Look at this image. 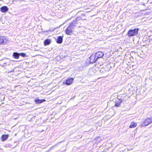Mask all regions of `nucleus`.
<instances>
[{
	"instance_id": "f3484780",
	"label": "nucleus",
	"mask_w": 152,
	"mask_h": 152,
	"mask_svg": "<svg viewBox=\"0 0 152 152\" xmlns=\"http://www.w3.org/2000/svg\"><path fill=\"white\" fill-rule=\"evenodd\" d=\"M19 54V55H20L23 57H25L26 56V54L24 53H21Z\"/></svg>"
},
{
	"instance_id": "1a4fd4ad",
	"label": "nucleus",
	"mask_w": 152,
	"mask_h": 152,
	"mask_svg": "<svg viewBox=\"0 0 152 152\" xmlns=\"http://www.w3.org/2000/svg\"><path fill=\"white\" fill-rule=\"evenodd\" d=\"M56 41L58 43L60 44L62 43L63 42L62 37L61 36L58 37Z\"/></svg>"
},
{
	"instance_id": "39448f33",
	"label": "nucleus",
	"mask_w": 152,
	"mask_h": 152,
	"mask_svg": "<svg viewBox=\"0 0 152 152\" xmlns=\"http://www.w3.org/2000/svg\"><path fill=\"white\" fill-rule=\"evenodd\" d=\"M96 58L97 59L98 58H102L104 56V54L102 52L99 51L95 54Z\"/></svg>"
},
{
	"instance_id": "423d86ee",
	"label": "nucleus",
	"mask_w": 152,
	"mask_h": 152,
	"mask_svg": "<svg viewBox=\"0 0 152 152\" xmlns=\"http://www.w3.org/2000/svg\"><path fill=\"white\" fill-rule=\"evenodd\" d=\"M9 10L8 8L6 6L2 7L0 9L1 11L4 13H5L7 11Z\"/></svg>"
},
{
	"instance_id": "9b49d317",
	"label": "nucleus",
	"mask_w": 152,
	"mask_h": 152,
	"mask_svg": "<svg viewBox=\"0 0 152 152\" xmlns=\"http://www.w3.org/2000/svg\"><path fill=\"white\" fill-rule=\"evenodd\" d=\"M8 135L4 134L2 135L1 137L2 141H4L6 140L8 138Z\"/></svg>"
},
{
	"instance_id": "dca6fc26",
	"label": "nucleus",
	"mask_w": 152,
	"mask_h": 152,
	"mask_svg": "<svg viewBox=\"0 0 152 152\" xmlns=\"http://www.w3.org/2000/svg\"><path fill=\"white\" fill-rule=\"evenodd\" d=\"M77 22V21L76 20H73L72 22L71 23L69 24H72V26H73V27H74L75 26V25L76 23Z\"/></svg>"
},
{
	"instance_id": "a211bd4d",
	"label": "nucleus",
	"mask_w": 152,
	"mask_h": 152,
	"mask_svg": "<svg viewBox=\"0 0 152 152\" xmlns=\"http://www.w3.org/2000/svg\"><path fill=\"white\" fill-rule=\"evenodd\" d=\"M103 70H104V69H101L100 70V72H103Z\"/></svg>"
},
{
	"instance_id": "7ed1b4c3",
	"label": "nucleus",
	"mask_w": 152,
	"mask_h": 152,
	"mask_svg": "<svg viewBox=\"0 0 152 152\" xmlns=\"http://www.w3.org/2000/svg\"><path fill=\"white\" fill-rule=\"evenodd\" d=\"M152 122V118H147L143 121V123L142 124V126H146L151 123Z\"/></svg>"
},
{
	"instance_id": "ddd939ff",
	"label": "nucleus",
	"mask_w": 152,
	"mask_h": 152,
	"mask_svg": "<svg viewBox=\"0 0 152 152\" xmlns=\"http://www.w3.org/2000/svg\"><path fill=\"white\" fill-rule=\"evenodd\" d=\"M13 57L15 58L18 59L19 58V54L17 52H14L13 54Z\"/></svg>"
},
{
	"instance_id": "f257e3e1",
	"label": "nucleus",
	"mask_w": 152,
	"mask_h": 152,
	"mask_svg": "<svg viewBox=\"0 0 152 152\" xmlns=\"http://www.w3.org/2000/svg\"><path fill=\"white\" fill-rule=\"evenodd\" d=\"M139 29L138 28H135L134 29H130L128 32V35L129 37H131L135 36L137 34Z\"/></svg>"
},
{
	"instance_id": "f03ea898",
	"label": "nucleus",
	"mask_w": 152,
	"mask_h": 152,
	"mask_svg": "<svg viewBox=\"0 0 152 152\" xmlns=\"http://www.w3.org/2000/svg\"><path fill=\"white\" fill-rule=\"evenodd\" d=\"M73 29V26H72V24H69V26L66 30V34L67 35H71Z\"/></svg>"
},
{
	"instance_id": "0eeeda50",
	"label": "nucleus",
	"mask_w": 152,
	"mask_h": 152,
	"mask_svg": "<svg viewBox=\"0 0 152 152\" xmlns=\"http://www.w3.org/2000/svg\"><path fill=\"white\" fill-rule=\"evenodd\" d=\"M122 101V99H118V101H116L115 104V106L116 107H119Z\"/></svg>"
},
{
	"instance_id": "20e7f679",
	"label": "nucleus",
	"mask_w": 152,
	"mask_h": 152,
	"mask_svg": "<svg viewBox=\"0 0 152 152\" xmlns=\"http://www.w3.org/2000/svg\"><path fill=\"white\" fill-rule=\"evenodd\" d=\"M90 61L91 63H93L95 62L97 60V59L96 58V56L95 55H92L89 57Z\"/></svg>"
},
{
	"instance_id": "6e6552de",
	"label": "nucleus",
	"mask_w": 152,
	"mask_h": 152,
	"mask_svg": "<svg viewBox=\"0 0 152 152\" xmlns=\"http://www.w3.org/2000/svg\"><path fill=\"white\" fill-rule=\"evenodd\" d=\"M73 81V78H70L66 80L65 83L67 85H70Z\"/></svg>"
},
{
	"instance_id": "2eb2a0df",
	"label": "nucleus",
	"mask_w": 152,
	"mask_h": 152,
	"mask_svg": "<svg viewBox=\"0 0 152 152\" xmlns=\"http://www.w3.org/2000/svg\"><path fill=\"white\" fill-rule=\"evenodd\" d=\"M136 123L132 122L129 127L130 128H132L136 127Z\"/></svg>"
},
{
	"instance_id": "9d476101",
	"label": "nucleus",
	"mask_w": 152,
	"mask_h": 152,
	"mask_svg": "<svg viewBox=\"0 0 152 152\" xmlns=\"http://www.w3.org/2000/svg\"><path fill=\"white\" fill-rule=\"evenodd\" d=\"M45 101V99H37L35 100V102L36 104H39L42 103Z\"/></svg>"
},
{
	"instance_id": "6ab92c4d",
	"label": "nucleus",
	"mask_w": 152,
	"mask_h": 152,
	"mask_svg": "<svg viewBox=\"0 0 152 152\" xmlns=\"http://www.w3.org/2000/svg\"><path fill=\"white\" fill-rule=\"evenodd\" d=\"M48 31H50V30H49ZM47 32H48V31H46Z\"/></svg>"
},
{
	"instance_id": "f8f14e48",
	"label": "nucleus",
	"mask_w": 152,
	"mask_h": 152,
	"mask_svg": "<svg viewBox=\"0 0 152 152\" xmlns=\"http://www.w3.org/2000/svg\"><path fill=\"white\" fill-rule=\"evenodd\" d=\"M6 39L4 38L3 37H0V45L3 44L4 42H5Z\"/></svg>"
},
{
	"instance_id": "4468645a",
	"label": "nucleus",
	"mask_w": 152,
	"mask_h": 152,
	"mask_svg": "<svg viewBox=\"0 0 152 152\" xmlns=\"http://www.w3.org/2000/svg\"><path fill=\"white\" fill-rule=\"evenodd\" d=\"M51 42V41L50 39H47L45 40L44 42L45 45H49Z\"/></svg>"
}]
</instances>
